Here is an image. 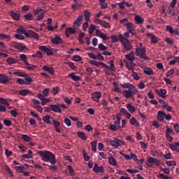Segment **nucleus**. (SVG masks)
I'll use <instances>...</instances> for the list:
<instances>
[{"label": "nucleus", "instance_id": "obj_1", "mask_svg": "<svg viewBox=\"0 0 179 179\" xmlns=\"http://www.w3.org/2000/svg\"><path fill=\"white\" fill-rule=\"evenodd\" d=\"M89 63L91 64V65H94V66H100L101 65V66L105 68L104 72L105 73H107V75H114L113 72H115V71H117L115 65H114V61L113 60L108 63L110 66H108L107 64L101 62H97L96 60H90Z\"/></svg>", "mask_w": 179, "mask_h": 179}, {"label": "nucleus", "instance_id": "obj_2", "mask_svg": "<svg viewBox=\"0 0 179 179\" xmlns=\"http://www.w3.org/2000/svg\"><path fill=\"white\" fill-rule=\"evenodd\" d=\"M38 154L39 157H41V160L43 161L44 162H49L52 166L57 164L55 155L52 154V152L47 150L38 151Z\"/></svg>", "mask_w": 179, "mask_h": 179}, {"label": "nucleus", "instance_id": "obj_3", "mask_svg": "<svg viewBox=\"0 0 179 179\" xmlns=\"http://www.w3.org/2000/svg\"><path fill=\"white\" fill-rule=\"evenodd\" d=\"M124 127L121 126V114L118 113L116 115V120L113 122V124H111L108 126V129L111 131H115L117 129H122Z\"/></svg>", "mask_w": 179, "mask_h": 179}, {"label": "nucleus", "instance_id": "obj_4", "mask_svg": "<svg viewBox=\"0 0 179 179\" xmlns=\"http://www.w3.org/2000/svg\"><path fill=\"white\" fill-rule=\"evenodd\" d=\"M119 39L120 41L122 43V47L124 50H125V51H131V50H132V43H131V41H129V40L124 37V36H122V34L119 35Z\"/></svg>", "mask_w": 179, "mask_h": 179}, {"label": "nucleus", "instance_id": "obj_5", "mask_svg": "<svg viewBox=\"0 0 179 179\" xmlns=\"http://www.w3.org/2000/svg\"><path fill=\"white\" fill-rule=\"evenodd\" d=\"M139 93V90L138 89L134 88L132 90H125L122 92V96L123 97H125V99H134L135 94H138Z\"/></svg>", "mask_w": 179, "mask_h": 179}, {"label": "nucleus", "instance_id": "obj_6", "mask_svg": "<svg viewBox=\"0 0 179 179\" xmlns=\"http://www.w3.org/2000/svg\"><path fill=\"white\" fill-rule=\"evenodd\" d=\"M135 54L136 57H139L141 59L149 60V57L146 56V48H136Z\"/></svg>", "mask_w": 179, "mask_h": 179}, {"label": "nucleus", "instance_id": "obj_7", "mask_svg": "<svg viewBox=\"0 0 179 179\" xmlns=\"http://www.w3.org/2000/svg\"><path fill=\"white\" fill-rule=\"evenodd\" d=\"M94 23H96V24H100V26L104 27V29H110L111 28V24L110 23L103 21L99 18H96L94 20Z\"/></svg>", "mask_w": 179, "mask_h": 179}, {"label": "nucleus", "instance_id": "obj_8", "mask_svg": "<svg viewBox=\"0 0 179 179\" xmlns=\"http://www.w3.org/2000/svg\"><path fill=\"white\" fill-rule=\"evenodd\" d=\"M37 97H38V99L41 100V106H45V104H48V103L51 101L50 98H47V96H43V94L41 93H38Z\"/></svg>", "mask_w": 179, "mask_h": 179}, {"label": "nucleus", "instance_id": "obj_9", "mask_svg": "<svg viewBox=\"0 0 179 179\" xmlns=\"http://www.w3.org/2000/svg\"><path fill=\"white\" fill-rule=\"evenodd\" d=\"M91 99L93 101L96 103L100 102V99H101V92H95L91 94Z\"/></svg>", "mask_w": 179, "mask_h": 179}, {"label": "nucleus", "instance_id": "obj_10", "mask_svg": "<svg viewBox=\"0 0 179 179\" xmlns=\"http://www.w3.org/2000/svg\"><path fill=\"white\" fill-rule=\"evenodd\" d=\"M146 36L150 39L151 44H157L159 42V38L156 37V36H155L153 34L147 33Z\"/></svg>", "mask_w": 179, "mask_h": 179}, {"label": "nucleus", "instance_id": "obj_11", "mask_svg": "<svg viewBox=\"0 0 179 179\" xmlns=\"http://www.w3.org/2000/svg\"><path fill=\"white\" fill-rule=\"evenodd\" d=\"M92 171L96 173H104L105 169L103 166H99L97 164H94V166L92 169Z\"/></svg>", "mask_w": 179, "mask_h": 179}, {"label": "nucleus", "instance_id": "obj_12", "mask_svg": "<svg viewBox=\"0 0 179 179\" xmlns=\"http://www.w3.org/2000/svg\"><path fill=\"white\" fill-rule=\"evenodd\" d=\"M51 41L55 45L62 44V38H61V36L58 35H55L53 38H52Z\"/></svg>", "mask_w": 179, "mask_h": 179}, {"label": "nucleus", "instance_id": "obj_13", "mask_svg": "<svg viewBox=\"0 0 179 179\" xmlns=\"http://www.w3.org/2000/svg\"><path fill=\"white\" fill-rule=\"evenodd\" d=\"M96 34L97 37L102 38L103 41L110 40V37L107 36V34L101 32V31L99 29H96Z\"/></svg>", "mask_w": 179, "mask_h": 179}, {"label": "nucleus", "instance_id": "obj_14", "mask_svg": "<svg viewBox=\"0 0 179 179\" xmlns=\"http://www.w3.org/2000/svg\"><path fill=\"white\" fill-rule=\"evenodd\" d=\"M155 93L157 94V96H159V97H162V99H166L167 94V90L164 89H159L156 90Z\"/></svg>", "mask_w": 179, "mask_h": 179}, {"label": "nucleus", "instance_id": "obj_15", "mask_svg": "<svg viewBox=\"0 0 179 179\" xmlns=\"http://www.w3.org/2000/svg\"><path fill=\"white\" fill-rule=\"evenodd\" d=\"M82 20H83V15L78 16L73 23V27H78L79 29V27H80V23L82 22Z\"/></svg>", "mask_w": 179, "mask_h": 179}, {"label": "nucleus", "instance_id": "obj_16", "mask_svg": "<svg viewBox=\"0 0 179 179\" xmlns=\"http://www.w3.org/2000/svg\"><path fill=\"white\" fill-rule=\"evenodd\" d=\"M14 48H15V50H18V51L20 52L23 51V50H29L27 47H26V45L19 43H15L14 45Z\"/></svg>", "mask_w": 179, "mask_h": 179}, {"label": "nucleus", "instance_id": "obj_17", "mask_svg": "<svg viewBox=\"0 0 179 179\" xmlns=\"http://www.w3.org/2000/svg\"><path fill=\"white\" fill-rule=\"evenodd\" d=\"M9 83V77L5 74H0V83L6 85Z\"/></svg>", "mask_w": 179, "mask_h": 179}, {"label": "nucleus", "instance_id": "obj_18", "mask_svg": "<svg viewBox=\"0 0 179 179\" xmlns=\"http://www.w3.org/2000/svg\"><path fill=\"white\" fill-rule=\"evenodd\" d=\"M127 26V30L131 34V36H135V33H134V31L135 30V27H134V24L132 22H128V24Z\"/></svg>", "mask_w": 179, "mask_h": 179}, {"label": "nucleus", "instance_id": "obj_19", "mask_svg": "<svg viewBox=\"0 0 179 179\" xmlns=\"http://www.w3.org/2000/svg\"><path fill=\"white\" fill-rule=\"evenodd\" d=\"M121 143L122 141L118 139H115V140L108 141V143L110 144V145L115 148H118L121 146V144H120Z\"/></svg>", "mask_w": 179, "mask_h": 179}, {"label": "nucleus", "instance_id": "obj_20", "mask_svg": "<svg viewBox=\"0 0 179 179\" xmlns=\"http://www.w3.org/2000/svg\"><path fill=\"white\" fill-rule=\"evenodd\" d=\"M39 50H41V51H43V52H45L47 55H52V52L51 50H50V48H47L45 45L39 46Z\"/></svg>", "mask_w": 179, "mask_h": 179}, {"label": "nucleus", "instance_id": "obj_21", "mask_svg": "<svg viewBox=\"0 0 179 179\" xmlns=\"http://www.w3.org/2000/svg\"><path fill=\"white\" fill-rule=\"evenodd\" d=\"M120 85L123 89H128V90L136 89V86H134V85L129 83H124L123 84H120Z\"/></svg>", "mask_w": 179, "mask_h": 179}, {"label": "nucleus", "instance_id": "obj_22", "mask_svg": "<svg viewBox=\"0 0 179 179\" xmlns=\"http://www.w3.org/2000/svg\"><path fill=\"white\" fill-rule=\"evenodd\" d=\"M43 71H45V72H48V73H50V75H54L55 70L54 69V67H49L48 66H43L42 67Z\"/></svg>", "mask_w": 179, "mask_h": 179}, {"label": "nucleus", "instance_id": "obj_23", "mask_svg": "<svg viewBox=\"0 0 179 179\" xmlns=\"http://www.w3.org/2000/svg\"><path fill=\"white\" fill-rule=\"evenodd\" d=\"M52 125H54L56 132L61 133L60 129L59 128V127H60V122L57 121L55 120H52Z\"/></svg>", "mask_w": 179, "mask_h": 179}, {"label": "nucleus", "instance_id": "obj_24", "mask_svg": "<svg viewBox=\"0 0 179 179\" xmlns=\"http://www.w3.org/2000/svg\"><path fill=\"white\" fill-rule=\"evenodd\" d=\"M69 76L72 79V80H74V82H78V80H80V76H76V73H70Z\"/></svg>", "mask_w": 179, "mask_h": 179}, {"label": "nucleus", "instance_id": "obj_25", "mask_svg": "<svg viewBox=\"0 0 179 179\" xmlns=\"http://www.w3.org/2000/svg\"><path fill=\"white\" fill-rule=\"evenodd\" d=\"M131 78H133L134 80H139V79L142 78V76L141 75V73H137L136 71H134L131 72Z\"/></svg>", "mask_w": 179, "mask_h": 179}, {"label": "nucleus", "instance_id": "obj_26", "mask_svg": "<svg viewBox=\"0 0 179 179\" xmlns=\"http://www.w3.org/2000/svg\"><path fill=\"white\" fill-rule=\"evenodd\" d=\"M42 120H43V122L52 124V120H54V118L50 117V116H49L48 115H46L45 116L42 117ZM50 120H52V122Z\"/></svg>", "mask_w": 179, "mask_h": 179}, {"label": "nucleus", "instance_id": "obj_27", "mask_svg": "<svg viewBox=\"0 0 179 179\" xmlns=\"http://www.w3.org/2000/svg\"><path fill=\"white\" fill-rule=\"evenodd\" d=\"M50 110L54 111V113H61V108H59V104L57 105H51Z\"/></svg>", "mask_w": 179, "mask_h": 179}, {"label": "nucleus", "instance_id": "obj_28", "mask_svg": "<svg viewBox=\"0 0 179 179\" xmlns=\"http://www.w3.org/2000/svg\"><path fill=\"white\" fill-rule=\"evenodd\" d=\"M125 58L126 59H127V61H129L130 62H134V61H135V56L132 52L125 55Z\"/></svg>", "mask_w": 179, "mask_h": 179}, {"label": "nucleus", "instance_id": "obj_29", "mask_svg": "<svg viewBox=\"0 0 179 179\" xmlns=\"http://www.w3.org/2000/svg\"><path fill=\"white\" fill-rule=\"evenodd\" d=\"M6 62L8 65H13L15 64H17V59H15L14 57H8Z\"/></svg>", "mask_w": 179, "mask_h": 179}, {"label": "nucleus", "instance_id": "obj_30", "mask_svg": "<svg viewBox=\"0 0 179 179\" xmlns=\"http://www.w3.org/2000/svg\"><path fill=\"white\" fill-rule=\"evenodd\" d=\"M143 73H145V75H153L154 72L153 70L152 69V68L150 67H145L143 69Z\"/></svg>", "mask_w": 179, "mask_h": 179}, {"label": "nucleus", "instance_id": "obj_31", "mask_svg": "<svg viewBox=\"0 0 179 179\" xmlns=\"http://www.w3.org/2000/svg\"><path fill=\"white\" fill-rule=\"evenodd\" d=\"M135 22L137 23V24H141L145 22V20L141 17V15H136L134 17Z\"/></svg>", "mask_w": 179, "mask_h": 179}, {"label": "nucleus", "instance_id": "obj_32", "mask_svg": "<svg viewBox=\"0 0 179 179\" xmlns=\"http://www.w3.org/2000/svg\"><path fill=\"white\" fill-rule=\"evenodd\" d=\"M18 93L19 94H20V96H27V94H30L31 92L27 89H24L20 90Z\"/></svg>", "mask_w": 179, "mask_h": 179}, {"label": "nucleus", "instance_id": "obj_33", "mask_svg": "<svg viewBox=\"0 0 179 179\" xmlns=\"http://www.w3.org/2000/svg\"><path fill=\"white\" fill-rule=\"evenodd\" d=\"M76 29H78V27H67L66 28V32L69 33L70 34H75L76 33Z\"/></svg>", "mask_w": 179, "mask_h": 179}, {"label": "nucleus", "instance_id": "obj_34", "mask_svg": "<svg viewBox=\"0 0 179 179\" xmlns=\"http://www.w3.org/2000/svg\"><path fill=\"white\" fill-rule=\"evenodd\" d=\"M135 66V64H134V62H130V63L129 62H126V67L127 68V69L129 71H131V72L134 71V66Z\"/></svg>", "mask_w": 179, "mask_h": 179}, {"label": "nucleus", "instance_id": "obj_35", "mask_svg": "<svg viewBox=\"0 0 179 179\" xmlns=\"http://www.w3.org/2000/svg\"><path fill=\"white\" fill-rule=\"evenodd\" d=\"M24 78H25V85H30L33 82V78H30V76L27 74H25Z\"/></svg>", "mask_w": 179, "mask_h": 179}, {"label": "nucleus", "instance_id": "obj_36", "mask_svg": "<svg viewBox=\"0 0 179 179\" xmlns=\"http://www.w3.org/2000/svg\"><path fill=\"white\" fill-rule=\"evenodd\" d=\"M0 105L5 106L6 107H9V102L8 101V99L0 98Z\"/></svg>", "mask_w": 179, "mask_h": 179}, {"label": "nucleus", "instance_id": "obj_37", "mask_svg": "<svg viewBox=\"0 0 179 179\" xmlns=\"http://www.w3.org/2000/svg\"><path fill=\"white\" fill-rule=\"evenodd\" d=\"M165 114L166 113H157V120L160 121V122H162L164 121V119L165 118Z\"/></svg>", "mask_w": 179, "mask_h": 179}, {"label": "nucleus", "instance_id": "obj_38", "mask_svg": "<svg viewBox=\"0 0 179 179\" xmlns=\"http://www.w3.org/2000/svg\"><path fill=\"white\" fill-rule=\"evenodd\" d=\"M20 59L25 64V65H29V62H27V56L24 54L20 55Z\"/></svg>", "mask_w": 179, "mask_h": 179}, {"label": "nucleus", "instance_id": "obj_39", "mask_svg": "<svg viewBox=\"0 0 179 179\" xmlns=\"http://www.w3.org/2000/svg\"><path fill=\"white\" fill-rule=\"evenodd\" d=\"M126 107L130 113H135V106H132L131 103H127Z\"/></svg>", "mask_w": 179, "mask_h": 179}, {"label": "nucleus", "instance_id": "obj_40", "mask_svg": "<svg viewBox=\"0 0 179 179\" xmlns=\"http://www.w3.org/2000/svg\"><path fill=\"white\" fill-rule=\"evenodd\" d=\"M114 87L112 89L113 92H117V93H121V90H120V87H118V83L116 82L113 83Z\"/></svg>", "mask_w": 179, "mask_h": 179}, {"label": "nucleus", "instance_id": "obj_41", "mask_svg": "<svg viewBox=\"0 0 179 179\" xmlns=\"http://www.w3.org/2000/svg\"><path fill=\"white\" fill-rule=\"evenodd\" d=\"M108 164H111L113 166H117L116 160L113 157H108Z\"/></svg>", "mask_w": 179, "mask_h": 179}, {"label": "nucleus", "instance_id": "obj_42", "mask_svg": "<svg viewBox=\"0 0 179 179\" xmlns=\"http://www.w3.org/2000/svg\"><path fill=\"white\" fill-rule=\"evenodd\" d=\"M91 147L92 149V152H96L97 151V141H94L91 143Z\"/></svg>", "mask_w": 179, "mask_h": 179}, {"label": "nucleus", "instance_id": "obj_43", "mask_svg": "<svg viewBox=\"0 0 179 179\" xmlns=\"http://www.w3.org/2000/svg\"><path fill=\"white\" fill-rule=\"evenodd\" d=\"M130 124L137 127H140V124L138 122V120H136V119H135L134 117L130 119Z\"/></svg>", "mask_w": 179, "mask_h": 179}, {"label": "nucleus", "instance_id": "obj_44", "mask_svg": "<svg viewBox=\"0 0 179 179\" xmlns=\"http://www.w3.org/2000/svg\"><path fill=\"white\" fill-rule=\"evenodd\" d=\"M13 75L20 76V78H24L26 73H24V71H15L13 72Z\"/></svg>", "mask_w": 179, "mask_h": 179}, {"label": "nucleus", "instance_id": "obj_45", "mask_svg": "<svg viewBox=\"0 0 179 179\" xmlns=\"http://www.w3.org/2000/svg\"><path fill=\"white\" fill-rule=\"evenodd\" d=\"M49 95H50V88H45L42 91V96H43L44 97H48Z\"/></svg>", "mask_w": 179, "mask_h": 179}, {"label": "nucleus", "instance_id": "obj_46", "mask_svg": "<svg viewBox=\"0 0 179 179\" xmlns=\"http://www.w3.org/2000/svg\"><path fill=\"white\" fill-rule=\"evenodd\" d=\"M0 39L1 40H8V41H10V35H6L4 34H0Z\"/></svg>", "mask_w": 179, "mask_h": 179}, {"label": "nucleus", "instance_id": "obj_47", "mask_svg": "<svg viewBox=\"0 0 179 179\" xmlns=\"http://www.w3.org/2000/svg\"><path fill=\"white\" fill-rule=\"evenodd\" d=\"M32 58H43V53L41 52H36L35 54L32 55Z\"/></svg>", "mask_w": 179, "mask_h": 179}, {"label": "nucleus", "instance_id": "obj_48", "mask_svg": "<svg viewBox=\"0 0 179 179\" xmlns=\"http://www.w3.org/2000/svg\"><path fill=\"white\" fill-rule=\"evenodd\" d=\"M22 138L25 142H28V143L31 142V138L29 137L28 135H25V134L22 135Z\"/></svg>", "mask_w": 179, "mask_h": 179}, {"label": "nucleus", "instance_id": "obj_49", "mask_svg": "<svg viewBox=\"0 0 179 179\" xmlns=\"http://www.w3.org/2000/svg\"><path fill=\"white\" fill-rule=\"evenodd\" d=\"M11 17L14 20H19L20 19V15L16 13H11Z\"/></svg>", "mask_w": 179, "mask_h": 179}, {"label": "nucleus", "instance_id": "obj_50", "mask_svg": "<svg viewBox=\"0 0 179 179\" xmlns=\"http://www.w3.org/2000/svg\"><path fill=\"white\" fill-rule=\"evenodd\" d=\"M72 61H74L75 62H80V61H82V57L78 55H74L72 58Z\"/></svg>", "mask_w": 179, "mask_h": 179}, {"label": "nucleus", "instance_id": "obj_51", "mask_svg": "<svg viewBox=\"0 0 179 179\" xmlns=\"http://www.w3.org/2000/svg\"><path fill=\"white\" fill-rule=\"evenodd\" d=\"M78 137H79L80 138L84 141H86V139H87V138L86 137V135H85V133L81 131L78 132Z\"/></svg>", "mask_w": 179, "mask_h": 179}, {"label": "nucleus", "instance_id": "obj_52", "mask_svg": "<svg viewBox=\"0 0 179 179\" xmlns=\"http://www.w3.org/2000/svg\"><path fill=\"white\" fill-rule=\"evenodd\" d=\"M169 149H171L172 151L179 152V148L174 145L173 144H169Z\"/></svg>", "mask_w": 179, "mask_h": 179}, {"label": "nucleus", "instance_id": "obj_53", "mask_svg": "<svg viewBox=\"0 0 179 179\" xmlns=\"http://www.w3.org/2000/svg\"><path fill=\"white\" fill-rule=\"evenodd\" d=\"M94 30H96V26H94V24H91L88 30L89 34H93Z\"/></svg>", "mask_w": 179, "mask_h": 179}, {"label": "nucleus", "instance_id": "obj_54", "mask_svg": "<svg viewBox=\"0 0 179 179\" xmlns=\"http://www.w3.org/2000/svg\"><path fill=\"white\" fill-rule=\"evenodd\" d=\"M84 16L85 19L87 22L90 21V12L89 11H85L84 12Z\"/></svg>", "mask_w": 179, "mask_h": 179}, {"label": "nucleus", "instance_id": "obj_55", "mask_svg": "<svg viewBox=\"0 0 179 179\" xmlns=\"http://www.w3.org/2000/svg\"><path fill=\"white\" fill-rule=\"evenodd\" d=\"M3 125H5V127H11V125H12L11 120H8L6 119L3 120Z\"/></svg>", "mask_w": 179, "mask_h": 179}, {"label": "nucleus", "instance_id": "obj_56", "mask_svg": "<svg viewBox=\"0 0 179 179\" xmlns=\"http://www.w3.org/2000/svg\"><path fill=\"white\" fill-rule=\"evenodd\" d=\"M27 66H26L27 69H28V71H34V69H36V68H37V66L36 65H33V64H27Z\"/></svg>", "mask_w": 179, "mask_h": 179}, {"label": "nucleus", "instance_id": "obj_57", "mask_svg": "<svg viewBox=\"0 0 179 179\" xmlns=\"http://www.w3.org/2000/svg\"><path fill=\"white\" fill-rule=\"evenodd\" d=\"M15 171H17V173H23L24 172L23 171V169H24V166H15Z\"/></svg>", "mask_w": 179, "mask_h": 179}, {"label": "nucleus", "instance_id": "obj_58", "mask_svg": "<svg viewBox=\"0 0 179 179\" xmlns=\"http://www.w3.org/2000/svg\"><path fill=\"white\" fill-rule=\"evenodd\" d=\"M165 164L169 166H176L177 165V164L174 161H167Z\"/></svg>", "mask_w": 179, "mask_h": 179}, {"label": "nucleus", "instance_id": "obj_59", "mask_svg": "<svg viewBox=\"0 0 179 179\" xmlns=\"http://www.w3.org/2000/svg\"><path fill=\"white\" fill-rule=\"evenodd\" d=\"M95 59H98V61H104V57H103V55H101V53H98L96 56Z\"/></svg>", "mask_w": 179, "mask_h": 179}, {"label": "nucleus", "instance_id": "obj_60", "mask_svg": "<svg viewBox=\"0 0 179 179\" xmlns=\"http://www.w3.org/2000/svg\"><path fill=\"white\" fill-rule=\"evenodd\" d=\"M83 157L84 158L85 162H89L90 161V157L87 155L86 152H83Z\"/></svg>", "mask_w": 179, "mask_h": 179}, {"label": "nucleus", "instance_id": "obj_61", "mask_svg": "<svg viewBox=\"0 0 179 179\" xmlns=\"http://www.w3.org/2000/svg\"><path fill=\"white\" fill-rule=\"evenodd\" d=\"M171 75H174V69H171L169 70L166 74V78H170V76H171Z\"/></svg>", "mask_w": 179, "mask_h": 179}, {"label": "nucleus", "instance_id": "obj_62", "mask_svg": "<svg viewBox=\"0 0 179 179\" xmlns=\"http://www.w3.org/2000/svg\"><path fill=\"white\" fill-rule=\"evenodd\" d=\"M24 17H25L27 20H33V15H31V13L24 15Z\"/></svg>", "mask_w": 179, "mask_h": 179}, {"label": "nucleus", "instance_id": "obj_63", "mask_svg": "<svg viewBox=\"0 0 179 179\" xmlns=\"http://www.w3.org/2000/svg\"><path fill=\"white\" fill-rule=\"evenodd\" d=\"M68 172L71 174V176H74V170L72 168V166H67Z\"/></svg>", "mask_w": 179, "mask_h": 179}, {"label": "nucleus", "instance_id": "obj_64", "mask_svg": "<svg viewBox=\"0 0 179 179\" xmlns=\"http://www.w3.org/2000/svg\"><path fill=\"white\" fill-rule=\"evenodd\" d=\"M112 43H117L118 42V40H120V36L117 37V36H110Z\"/></svg>", "mask_w": 179, "mask_h": 179}]
</instances>
